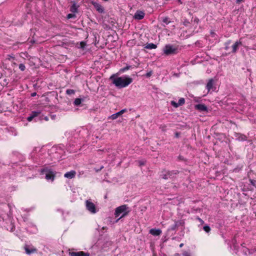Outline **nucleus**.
<instances>
[{"mask_svg": "<svg viewBox=\"0 0 256 256\" xmlns=\"http://www.w3.org/2000/svg\"><path fill=\"white\" fill-rule=\"evenodd\" d=\"M166 21H167V19H166H166H164V22H166Z\"/></svg>", "mask_w": 256, "mask_h": 256, "instance_id": "nucleus-40", "label": "nucleus"}, {"mask_svg": "<svg viewBox=\"0 0 256 256\" xmlns=\"http://www.w3.org/2000/svg\"><path fill=\"white\" fill-rule=\"evenodd\" d=\"M75 16V14H69L68 16H67V18H68L70 19V18H72L74 17Z\"/></svg>", "mask_w": 256, "mask_h": 256, "instance_id": "nucleus-24", "label": "nucleus"}, {"mask_svg": "<svg viewBox=\"0 0 256 256\" xmlns=\"http://www.w3.org/2000/svg\"><path fill=\"white\" fill-rule=\"evenodd\" d=\"M130 212L128 207L126 205H122L115 209L114 216L116 217H119L116 220L118 222L120 218L126 216Z\"/></svg>", "mask_w": 256, "mask_h": 256, "instance_id": "nucleus-2", "label": "nucleus"}, {"mask_svg": "<svg viewBox=\"0 0 256 256\" xmlns=\"http://www.w3.org/2000/svg\"><path fill=\"white\" fill-rule=\"evenodd\" d=\"M198 220L202 223L204 222L203 220L200 218H198Z\"/></svg>", "mask_w": 256, "mask_h": 256, "instance_id": "nucleus-33", "label": "nucleus"}, {"mask_svg": "<svg viewBox=\"0 0 256 256\" xmlns=\"http://www.w3.org/2000/svg\"><path fill=\"white\" fill-rule=\"evenodd\" d=\"M183 246H184V244H180V248H182Z\"/></svg>", "mask_w": 256, "mask_h": 256, "instance_id": "nucleus-38", "label": "nucleus"}, {"mask_svg": "<svg viewBox=\"0 0 256 256\" xmlns=\"http://www.w3.org/2000/svg\"><path fill=\"white\" fill-rule=\"evenodd\" d=\"M228 46H226L225 49H226V50H228Z\"/></svg>", "mask_w": 256, "mask_h": 256, "instance_id": "nucleus-39", "label": "nucleus"}, {"mask_svg": "<svg viewBox=\"0 0 256 256\" xmlns=\"http://www.w3.org/2000/svg\"><path fill=\"white\" fill-rule=\"evenodd\" d=\"M182 256H190L188 252H184L182 253Z\"/></svg>", "mask_w": 256, "mask_h": 256, "instance_id": "nucleus-28", "label": "nucleus"}, {"mask_svg": "<svg viewBox=\"0 0 256 256\" xmlns=\"http://www.w3.org/2000/svg\"><path fill=\"white\" fill-rule=\"evenodd\" d=\"M110 80L118 88H125L128 86L132 82V79L128 76L116 77L112 75L110 77Z\"/></svg>", "mask_w": 256, "mask_h": 256, "instance_id": "nucleus-1", "label": "nucleus"}, {"mask_svg": "<svg viewBox=\"0 0 256 256\" xmlns=\"http://www.w3.org/2000/svg\"><path fill=\"white\" fill-rule=\"evenodd\" d=\"M242 140H246V136H242V138L240 139Z\"/></svg>", "mask_w": 256, "mask_h": 256, "instance_id": "nucleus-30", "label": "nucleus"}, {"mask_svg": "<svg viewBox=\"0 0 256 256\" xmlns=\"http://www.w3.org/2000/svg\"><path fill=\"white\" fill-rule=\"evenodd\" d=\"M76 172L74 170H71L70 172H66L64 176L65 178H72L76 176Z\"/></svg>", "mask_w": 256, "mask_h": 256, "instance_id": "nucleus-14", "label": "nucleus"}, {"mask_svg": "<svg viewBox=\"0 0 256 256\" xmlns=\"http://www.w3.org/2000/svg\"><path fill=\"white\" fill-rule=\"evenodd\" d=\"M244 0H236V2L238 4H240V2H243Z\"/></svg>", "mask_w": 256, "mask_h": 256, "instance_id": "nucleus-31", "label": "nucleus"}, {"mask_svg": "<svg viewBox=\"0 0 256 256\" xmlns=\"http://www.w3.org/2000/svg\"><path fill=\"white\" fill-rule=\"evenodd\" d=\"M86 210L91 214H94L98 210L96 205L90 200H88L86 201Z\"/></svg>", "mask_w": 256, "mask_h": 256, "instance_id": "nucleus-3", "label": "nucleus"}, {"mask_svg": "<svg viewBox=\"0 0 256 256\" xmlns=\"http://www.w3.org/2000/svg\"><path fill=\"white\" fill-rule=\"evenodd\" d=\"M69 254L70 256H90V254L88 252H86L82 251H80L78 252H70Z\"/></svg>", "mask_w": 256, "mask_h": 256, "instance_id": "nucleus-7", "label": "nucleus"}, {"mask_svg": "<svg viewBox=\"0 0 256 256\" xmlns=\"http://www.w3.org/2000/svg\"><path fill=\"white\" fill-rule=\"evenodd\" d=\"M176 48L173 46L168 44L166 45L164 48V53L166 55H170L176 54Z\"/></svg>", "mask_w": 256, "mask_h": 256, "instance_id": "nucleus-4", "label": "nucleus"}, {"mask_svg": "<svg viewBox=\"0 0 256 256\" xmlns=\"http://www.w3.org/2000/svg\"><path fill=\"white\" fill-rule=\"evenodd\" d=\"M194 108L196 110H198L200 112H207L208 108L204 104H198L194 106Z\"/></svg>", "mask_w": 256, "mask_h": 256, "instance_id": "nucleus-10", "label": "nucleus"}, {"mask_svg": "<svg viewBox=\"0 0 256 256\" xmlns=\"http://www.w3.org/2000/svg\"><path fill=\"white\" fill-rule=\"evenodd\" d=\"M230 44V42H227L228 44Z\"/></svg>", "mask_w": 256, "mask_h": 256, "instance_id": "nucleus-41", "label": "nucleus"}, {"mask_svg": "<svg viewBox=\"0 0 256 256\" xmlns=\"http://www.w3.org/2000/svg\"><path fill=\"white\" fill-rule=\"evenodd\" d=\"M145 48L150 50L155 49L156 48V46L152 43L148 44L146 45Z\"/></svg>", "mask_w": 256, "mask_h": 256, "instance_id": "nucleus-17", "label": "nucleus"}, {"mask_svg": "<svg viewBox=\"0 0 256 256\" xmlns=\"http://www.w3.org/2000/svg\"><path fill=\"white\" fill-rule=\"evenodd\" d=\"M126 111V109H123V110H120V112H118L120 114V115L121 116L122 114H123Z\"/></svg>", "mask_w": 256, "mask_h": 256, "instance_id": "nucleus-26", "label": "nucleus"}, {"mask_svg": "<svg viewBox=\"0 0 256 256\" xmlns=\"http://www.w3.org/2000/svg\"><path fill=\"white\" fill-rule=\"evenodd\" d=\"M84 42H80V46L81 48H83L84 46Z\"/></svg>", "mask_w": 256, "mask_h": 256, "instance_id": "nucleus-29", "label": "nucleus"}, {"mask_svg": "<svg viewBox=\"0 0 256 256\" xmlns=\"http://www.w3.org/2000/svg\"><path fill=\"white\" fill-rule=\"evenodd\" d=\"M214 82L212 79H210L207 83L206 88L210 92L211 90H212L214 86Z\"/></svg>", "mask_w": 256, "mask_h": 256, "instance_id": "nucleus-15", "label": "nucleus"}, {"mask_svg": "<svg viewBox=\"0 0 256 256\" xmlns=\"http://www.w3.org/2000/svg\"><path fill=\"white\" fill-rule=\"evenodd\" d=\"M162 232L160 229L152 228L150 230V234L154 236H160Z\"/></svg>", "mask_w": 256, "mask_h": 256, "instance_id": "nucleus-12", "label": "nucleus"}, {"mask_svg": "<svg viewBox=\"0 0 256 256\" xmlns=\"http://www.w3.org/2000/svg\"><path fill=\"white\" fill-rule=\"evenodd\" d=\"M130 68V66H127L121 69L120 72H124L126 70H128Z\"/></svg>", "mask_w": 256, "mask_h": 256, "instance_id": "nucleus-25", "label": "nucleus"}, {"mask_svg": "<svg viewBox=\"0 0 256 256\" xmlns=\"http://www.w3.org/2000/svg\"><path fill=\"white\" fill-rule=\"evenodd\" d=\"M42 172L43 174H45V178L47 180H51L53 181L54 179L55 174L54 172L50 170H44L42 171Z\"/></svg>", "mask_w": 256, "mask_h": 256, "instance_id": "nucleus-5", "label": "nucleus"}, {"mask_svg": "<svg viewBox=\"0 0 256 256\" xmlns=\"http://www.w3.org/2000/svg\"><path fill=\"white\" fill-rule=\"evenodd\" d=\"M14 57H13V56H10V58H8V60H10L11 59H14Z\"/></svg>", "mask_w": 256, "mask_h": 256, "instance_id": "nucleus-35", "label": "nucleus"}, {"mask_svg": "<svg viewBox=\"0 0 256 256\" xmlns=\"http://www.w3.org/2000/svg\"><path fill=\"white\" fill-rule=\"evenodd\" d=\"M92 4L98 12L101 13L104 12V8L100 4L95 2H92Z\"/></svg>", "mask_w": 256, "mask_h": 256, "instance_id": "nucleus-11", "label": "nucleus"}, {"mask_svg": "<svg viewBox=\"0 0 256 256\" xmlns=\"http://www.w3.org/2000/svg\"><path fill=\"white\" fill-rule=\"evenodd\" d=\"M251 49L256 50V46L252 48Z\"/></svg>", "mask_w": 256, "mask_h": 256, "instance_id": "nucleus-34", "label": "nucleus"}, {"mask_svg": "<svg viewBox=\"0 0 256 256\" xmlns=\"http://www.w3.org/2000/svg\"><path fill=\"white\" fill-rule=\"evenodd\" d=\"M184 102H185L184 98H180L178 100V102H176L172 100V101H171L170 104L174 108H178L179 106L183 105L184 104Z\"/></svg>", "mask_w": 256, "mask_h": 256, "instance_id": "nucleus-9", "label": "nucleus"}, {"mask_svg": "<svg viewBox=\"0 0 256 256\" xmlns=\"http://www.w3.org/2000/svg\"><path fill=\"white\" fill-rule=\"evenodd\" d=\"M14 65H16V64L15 62H14Z\"/></svg>", "mask_w": 256, "mask_h": 256, "instance_id": "nucleus-43", "label": "nucleus"}, {"mask_svg": "<svg viewBox=\"0 0 256 256\" xmlns=\"http://www.w3.org/2000/svg\"><path fill=\"white\" fill-rule=\"evenodd\" d=\"M19 68L22 70V71H24L26 69V66H25L22 64H20V65H19Z\"/></svg>", "mask_w": 256, "mask_h": 256, "instance_id": "nucleus-23", "label": "nucleus"}, {"mask_svg": "<svg viewBox=\"0 0 256 256\" xmlns=\"http://www.w3.org/2000/svg\"><path fill=\"white\" fill-rule=\"evenodd\" d=\"M152 72L150 71L146 74V77H150L152 76Z\"/></svg>", "mask_w": 256, "mask_h": 256, "instance_id": "nucleus-27", "label": "nucleus"}, {"mask_svg": "<svg viewBox=\"0 0 256 256\" xmlns=\"http://www.w3.org/2000/svg\"><path fill=\"white\" fill-rule=\"evenodd\" d=\"M120 114H119L118 112L116 113V114H114L112 115H111L110 116L108 117V118L109 119H112V120H116V119L119 116H120Z\"/></svg>", "mask_w": 256, "mask_h": 256, "instance_id": "nucleus-18", "label": "nucleus"}, {"mask_svg": "<svg viewBox=\"0 0 256 256\" xmlns=\"http://www.w3.org/2000/svg\"><path fill=\"white\" fill-rule=\"evenodd\" d=\"M240 45H242V42L240 40L236 41L232 46V52L235 53Z\"/></svg>", "mask_w": 256, "mask_h": 256, "instance_id": "nucleus-13", "label": "nucleus"}, {"mask_svg": "<svg viewBox=\"0 0 256 256\" xmlns=\"http://www.w3.org/2000/svg\"><path fill=\"white\" fill-rule=\"evenodd\" d=\"M246 49L248 50L250 49V48L248 47V48H246Z\"/></svg>", "mask_w": 256, "mask_h": 256, "instance_id": "nucleus-42", "label": "nucleus"}, {"mask_svg": "<svg viewBox=\"0 0 256 256\" xmlns=\"http://www.w3.org/2000/svg\"><path fill=\"white\" fill-rule=\"evenodd\" d=\"M36 92H34V93H32V96H36Z\"/></svg>", "mask_w": 256, "mask_h": 256, "instance_id": "nucleus-36", "label": "nucleus"}, {"mask_svg": "<svg viewBox=\"0 0 256 256\" xmlns=\"http://www.w3.org/2000/svg\"><path fill=\"white\" fill-rule=\"evenodd\" d=\"M174 256H180L179 254H176Z\"/></svg>", "mask_w": 256, "mask_h": 256, "instance_id": "nucleus-37", "label": "nucleus"}, {"mask_svg": "<svg viewBox=\"0 0 256 256\" xmlns=\"http://www.w3.org/2000/svg\"><path fill=\"white\" fill-rule=\"evenodd\" d=\"M40 114V112H32V115L27 118L29 122L32 121L34 118L38 116Z\"/></svg>", "mask_w": 256, "mask_h": 256, "instance_id": "nucleus-16", "label": "nucleus"}, {"mask_svg": "<svg viewBox=\"0 0 256 256\" xmlns=\"http://www.w3.org/2000/svg\"><path fill=\"white\" fill-rule=\"evenodd\" d=\"M24 248L28 254H30L36 252V249L32 245L26 244L24 246Z\"/></svg>", "mask_w": 256, "mask_h": 256, "instance_id": "nucleus-6", "label": "nucleus"}, {"mask_svg": "<svg viewBox=\"0 0 256 256\" xmlns=\"http://www.w3.org/2000/svg\"><path fill=\"white\" fill-rule=\"evenodd\" d=\"M66 93L68 94H74V90H73L68 89L66 90Z\"/></svg>", "mask_w": 256, "mask_h": 256, "instance_id": "nucleus-21", "label": "nucleus"}, {"mask_svg": "<svg viewBox=\"0 0 256 256\" xmlns=\"http://www.w3.org/2000/svg\"><path fill=\"white\" fill-rule=\"evenodd\" d=\"M145 16L144 12L140 10H137L134 16L135 20H142Z\"/></svg>", "mask_w": 256, "mask_h": 256, "instance_id": "nucleus-8", "label": "nucleus"}, {"mask_svg": "<svg viewBox=\"0 0 256 256\" xmlns=\"http://www.w3.org/2000/svg\"><path fill=\"white\" fill-rule=\"evenodd\" d=\"M204 230L206 232H208L210 231V228L208 226H204Z\"/></svg>", "mask_w": 256, "mask_h": 256, "instance_id": "nucleus-22", "label": "nucleus"}, {"mask_svg": "<svg viewBox=\"0 0 256 256\" xmlns=\"http://www.w3.org/2000/svg\"><path fill=\"white\" fill-rule=\"evenodd\" d=\"M44 120H46V121H48V116H44Z\"/></svg>", "mask_w": 256, "mask_h": 256, "instance_id": "nucleus-32", "label": "nucleus"}, {"mask_svg": "<svg viewBox=\"0 0 256 256\" xmlns=\"http://www.w3.org/2000/svg\"><path fill=\"white\" fill-rule=\"evenodd\" d=\"M82 102V100L80 98H76L74 101V104L76 106L80 105Z\"/></svg>", "mask_w": 256, "mask_h": 256, "instance_id": "nucleus-20", "label": "nucleus"}, {"mask_svg": "<svg viewBox=\"0 0 256 256\" xmlns=\"http://www.w3.org/2000/svg\"><path fill=\"white\" fill-rule=\"evenodd\" d=\"M77 6L75 4H73L72 6L70 8V11L74 13L77 12Z\"/></svg>", "mask_w": 256, "mask_h": 256, "instance_id": "nucleus-19", "label": "nucleus"}]
</instances>
